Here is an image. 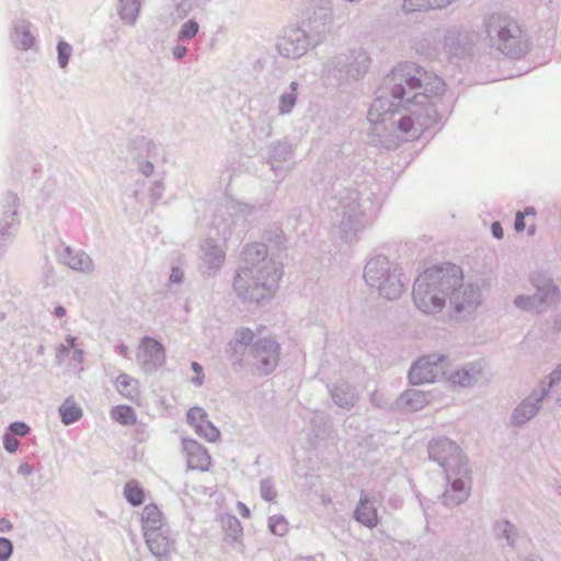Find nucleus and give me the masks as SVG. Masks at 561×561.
Wrapping results in <instances>:
<instances>
[{
    "mask_svg": "<svg viewBox=\"0 0 561 561\" xmlns=\"http://www.w3.org/2000/svg\"><path fill=\"white\" fill-rule=\"evenodd\" d=\"M241 266L233 279V290L243 302L260 304L270 298L282 277V268L268 257L264 242L249 243L241 253Z\"/></svg>",
    "mask_w": 561,
    "mask_h": 561,
    "instance_id": "obj_2",
    "label": "nucleus"
},
{
    "mask_svg": "<svg viewBox=\"0 0 561 561\" xmlns=\"http://www.w3.org/2000/svg\"><path fill=\"white\" fill-rule=\"evenodd\" d=\"M255 211V207L240 203L237 201H232L227 206V214L232 218V225H237L239 220H242L244 224L250 216Z\"/></svg>",
    "mask_w": 561,
    "mask_h": 561,
    "instance_id": "obj_31",
    "label": "nucleus"
},
{
    "mask_svg": "<svg viewBox=\"0 0 561 561\" xmlns=\"http://www.w3.org/2000/svg\"><path fill=\"white\" fill-rule=\"evenodd\" d=\"M298 100V82L293 81L289 91L280 94L278 103V112L280 115L290 114Z\"/></svg>",
    "mask_w": 561,
    "mask_h": 561,
    "instance_id": "obj_33",
    "label": "nucleus"
},
{
    "mask_svg": "<svg viewBox=\"0 0 561 561\" xmlns=\"http://www.w3.org/2000/svg\"><path fill=\"white\" fill-rule=\"evenodd\" d=\"M436 106L435 102L421 103L408 95L398 106V111L391 119L386 123L377 119L368 121L375 125L376 131H379V126H382L385 131H400L402 135L416 138L438 123L439 115Z\"/></svg>",
    "mask_w": 561,
    "mask_h": 561,
    "instance_id": "obj_4",
    "label": "nucleus"
},
{
    "mask_svg": "<svg viewBox=\"0 0 561 561\" xmlns=\"http://www.w3.org/2000/svg\"><path fill=\"white\" fill-rule=\"evenodd\" d=\"M530 283L536 288L534 295H518L514 299V305L524 311H534L541 313L548 308L554 306L560 293L552 279L542 273H534L530 275Z\"/></svg>",
    "mask_w": 561,
    "mask_h": 561,
    "instance_id": "obj_8",
    "label": "nucleus"
},
{
    "mask_svg": "<svg viewBox=\"0 0 561 561\" xmlns=\"http://www.w3.org/2000/svg\"><path fill=\"white\" fill-rule=\"evenodd\" d=\"M363 193L350 183L334 181L327 191L330 201L335 202V211L341 216L340 237L345 242L358 240V233L365 228V204L360 202Z\"/></svg>",
    "mask_w": 561,
    "mask_h": 561,
    "instance_id": "obj_5",
    "label": "nucleus"
},
{
    "mask_svg": "<svg viewBox=\"0 0 561 561\" xmlns=\"http://www.w3.org/2000/svg\"><path fill=\"white\" fill-rule=\"evenodd\" d=\"M370 58L362 47L333 57L328 65V73L339 85L362 79L368 71Z\"/></svg>",
    "mask_w": 561,
    "mask_h": 561,
    "instance_id": "obj_7",
    "label": "nucleus"
},
{
    "mask_svg": "<svg viewBox=\"0 0 561 561\" xmlns=\"http://www.w3.org/2000/svg\"><path fill=\"white\" fill-rule=\"evenodd\" d=\"M370 402L378 408L385 409V410H391L396 411L394 408V401L388 402L382 399L381 394H379L377 391L373 392L370 396Z\"/></svg>",
    "mask_w": 561,
    "mask_h": 561,
    "instance_id": "obj_51",
    "label": "nucleus"
},
{
    "mask_svg": "<svg viewBox=\"0 0 561 561\" xmlns=\"http://www.w3.org/2000/svg\"><path fill=\"white\" fill-rule=\"evenodd\" d=\"M2 442L4 449L10 454H13L19 449V440L16 439V437H13L10 433L3 434Z\"/></svg>",
    "mask_w": 561,
    "mask_h": 561,
    "instance_id": "obj_52",
    "label": "nucleus"
},
{
    "mask_svg": "<svg viewBox=\"0 0 561 561\" xmlns=\"http://www.w3.org/2000/svg\"><path fill=\"white\" fill-rule=\"evenodd\" d=\"M280 345L270 337H261L254 341L249 348V367L257 376H267L278 365Z\"/></svg>",
    "mask_w": 561,
    "mask_h": 561,
    "instance_id": "obj_10",
    "label": "nucleus"
},
{
    "mask_svg": "<svg viewBox=\"0 0 561 561\" xmlns=\"http://www.w3.org/2000/svg\"><path fill=\"white\" fill-rule=\"evenodd\" d=\"M20 203L19 196L8 191L1 201L2 216L0 219V239L5 240L18 230L20 220L18 219V206Z\"/></svg>",
    "mask_w": 561,
    "mask_h": 561,
    "instance_id": "obj_14",
    "label": "nucleus"
},
{
    "mask_svg": "<svg viewBox=\"0 0 561 561\" xmlns=\"http://www.w3.org/2000/svg\"><path fill=\"white\" fill-rule=\"evenodd\" d=\"M208 414L206 411L199 407L191 408L186 413V422L188 425L193 426L195 432L197 431V425L203 423L206 420Z\"/></svg>",
    "mask_w": 561,
    "mask_h": 561,
    "instance_id": "obj_45",
    "label": "nucleus"
},
{
    "mask_svg": "<svg viewBox=\"0 0 561 561\" xmlns=\"http://www.w3.org/2000/svg\"><path fill=\"white\" fill-rule=\"evenodd\" d=\"M262 239L276 249H279L285 242L284 232L279 227L266 229L263 232Z\"/></svg>",
    "mask_w": 561,
    "mask_h": 561,
    "instance_id": "obj_41",
    "label": "nucleus"
},
{
    "mask_svg": "<svg viewBox=\"0 0 561 561\" xmlns=\"http://www.w3.org/2000/svg\"><path fill=\"white\" fill-rule=\"evenodd\" d=\"M13 542L5 538L0 537V561H8L13 553Z\"/></svg>",
    "mask_w": 561,
    "mask_h": 561,
    "instance_id": "obj_49",
    "label": "nucleus"
},
{
    "mask_svg": "<svg viewBox=\"0 0 561 561\" xmlns=\"http://www.w3.org/2000/svg\"><path fill=\"white\" fill-rule=\"evenodd\" d=\"M293 154L291 145L287 141H277L270 148L268 163L273 170H276L274 162L287 161Z\"/></svg>",
    "mask_w": 561,
    "mask_h": 561,
    "instance_id": "obj_32",
    "label": "nucleus"
},
{
    "mask_svg": "<svg viewBox=\"0 0 561 561\" xmlns=\"http://www.w3.org/2000/svg\"><path fill=\"white\" fill-rule=\"evenodd\" d=\"M124 496L131 506H140L145 501V492L136 480H130L124 485Z\"/></svg>",
    "mask_w": 561,
    "mask_h": 561,
    "instance_id": "obj_36",
    "label": "nucleus"
},
{
    "mask_svg": "<svg viewBox=\"0 0 561 561\" xmlns=\"http://www.w3.org/2000/svg\"><path fill=\"white\" fill-rule=\"evenodd\" d=\"M142 365L146 371L156 370L162 366L165 360V351L163 345L150 336H145L142 340Z\"/></svg>",
    "mask_w": 561,
    "mask_h": 561,
    "instance_id": "obj_23",
    "label": "nucleus"
},
{
    "mask_svg": "<svg viewBox=\"0 0 561 561\" xmlns=\"http://www.w3.org/2000/svg\"><path fill=\"white\" fill-rule=\"evenodd\" d=\"M300 216H301V209L300 208H294L291 210V213L289 214V216L287 217L288 224H291L293 227H296Z\"/></svg>",
    "mask_w": 561,
    "mask_h": 561,
    "instance_id": "obj_63",
    "label": "nucleus"
},
{
    "mask_svg": "<svg viewBox=\"0 0 561 561\" xmlns=\"http://www.w3.org/2000/svg\"><path fill=\"white\" fill-rule=\"evenodd\" d=\"M444 355L431 354L420 357L411 366L408 378L412 385L432 383L444 374Z\"/></svg>",
    "mask_w": 561,
    "mask_h": 561,
    "instance_id": "obj_12",
    "label": "nucleus"
},
{
    "mask_svg": "<svg viewBox=\"0 0 561 561\" xmlns=\"http://www.w3.org/2000/svg\"><path fill=\"white\" fill-rule=\"evenodd\" d=\"M493 529L497 539H505L507 546L514 548L518 531L516 526L508 519H499L494 522Z\"/></svg>",
    "mask_w": 561,
    "mask_h": 561,
    "instance_id": "obj_28",
    "label": "nucleus"
},
{
    "mask_svg": "<svg viewBox=\"0 0 561 561\" xmlns=\"http://www.w3.org/2000/svg\"><path fill=\"white\" fill-rule=\"evenodd\" d=\"M150 552L158 558L167 557L174 549V539L167 526L144 533Z\"/></svg>",
    "mask_w": 561,
    "mask_h": 561,
    "instance_id": "obj_18",
    "label": "nucleus"
},
{
    "mask_svg": "<svg viewBox=\"0 0 561 561\" xmlns=\"http://www.w3.org/2000/svg\"><path fill=\"white\" fill-rule=\"evenodd\" d=\"M561 380V363L549 375L548 390Z\"/></svg>",
    "mask_w": 561,
    "mask_h": 561,
    "instance_id": "obj_56",
    "label": "nucleus"
},
{
    "mask_svg": "<svg viewBox=\"0 0 561 561\" xmlns=\"http://www.w3.org/2000/svg\"><path fill=\"white\" fill-rule=\"evenodd\" d=\"M548 396V389L542 388L540 392L534 391L524 399L513 411L511 423L514 426H523L537 415L543 399Z\"/></svg>",
    "mask_w": 561,
    "mask_h": 561,
    "instance_id": "obj_16",
    "label": "nucleus"
},
{
    "mask_svg": "<svg viewBox=\"0 0 561 561\" xmlns=\"http://www.w3.org/2000/svg\"><path fill=\"white\" fill-rule=\"evenodd\" d=\"M481 369L471 364L451 374L450 380L461 387H471L478 381Z\"/></svg>",
    "mask_w": 561,
    "mask_h": 561,
    "instance_id": "obj_29",
    "label": "nucleus"
},
{
    "mask_svg": "<svg viewBox=\"0 0 561 561\" xmlns=\"http://www.w3.org/2000/svg\"><path fill=\"white\" fill-rule=\"evenodd\" d=\"M444 48L448 55L463 58L469 54V37H444Z\"/></svg>",
    "mask_w": 561,
    "mask_h": 561,
    "instance_id": "obj_30",
    "label": "nucleus"
},
{
    "mask_svg": "<svg viewBox=\"0 0 561 561\" xmlns=\"http://www.w3.org/2000/svg\"><path fill=\"white\" fill-rule=\"evenodd\" d=\"M59 415L65 425H70L81 419L82 409L71 399H66L59 407Z\"/></svg>",
    "mask_w": 561,
    "mask_h": 561,
    "instance_id": "obj_34",
    "label": "nucleus"
},
{
    "mask_svg": "<svg viewBox=\"0 0 561 561\" xmlns=\"http://www.w3.org/2000/svg\"><path fill=\"white\" fill-rule=\"evenodd\" d=\"M111 416L122 425H131L137 421L135 410L129 405L114 407L111 411Z\"/></svg>",
    "mask_w": 561,
    "mask_h": 561,
    "instance_id": "obj_39",
    "label": "nucleus"
},
{
    "mask_svg": "<svg viewBox=\"0 0 561 561\" xmlns=\"http://www.w3.org/2000/svg\"><path fill=\"white\" fill-rule=\"evenodd\" d=\"M445 92L442 78L411 61L399 62L377 89L367 118L386 123L398 111L404 98L411 95L421 103L435 102Z\"/></svg>",
    "mask_w": 561,
    "mask_h": 561,
    "instance_id": "obj_1",
    "label": "nucleus"
},
{
    "mask_svg": "<svg viewBox=\"0 0 561 561\" xmlns=\"http://www.w3.org/2000/svg\"><path fill=\"white\" fill-rule=\"evenodd\" d=\"M447 299L457 316L471 314L481 304V287L474 283L463 285L461 280L448 290Z\"/></svg>",
    "mask_w": 561,
    "mask_h": 561,
    "instance_id": "obj_11",
    "label": "nucleus"
},
{
    "mask_svg": "<svg viewBox=\"0 0 561 561\" xmlns=\"http://www.w3.org/2000/svg\"><path fill=\"white\" fill-rule=\"evenodd\" d=\"M525 228H526L525 214H523L522 211H518L515 217L514 229L517 232H523L525 230Z\"/></svg>",
    "mask_w": 561,
    "mask_h": 561,
    "instance_id": "obj_58",
    "label": "nucleus"
},
{
    "mask_svg": "<svg viewBox=\"0 0 561 561\" xmlns=\"http://www.w3.org/2000/svg\"><path fill=\"white\" fill-rule=\"evenodd\" d=\"M134 144L137 145L140 148L146 149L147 152H149L151 149H154V142L152 140H149L145 137L136 138L134 140Z\"/></svg>",
    "mask_w": 561,
    "mask_h": 561,
    "instance_id": "obj_57",
    "label": "nucleus"
},
{
    "mask_svg": "<svg viewBox=\"0 0 561 561\" xmlns=\"http://www.w3.org/2000/svg\"><path fill=\"white\" fill-rule=\"evenodd\" d=\"M453 0H404L407 11L438 9L449 4Z\"/></svg>",
    "mask_w": 561,
    "mask_h": 561,
    "instance_id": "obj_38",
    "label": "nucleus"
},
{
    "mask_svg": "<svg viewBox=\"0 0 561 561\" xmlns=\"http://www.w3.org/2000/svg\"><path fill=\"white\" fill-rule=\"evenodd\" d=\"M141 523L144 533H148V530H154L165 526L162 522V513L154 504L145 506L141 514Z\"/></svg>",
    "mask_w": 561,
    "mask_h": 561,
    "instance_id": "obj_27",
    "label": "nucleus"
},
{
    "mask_svg": "<svg viewBox=\"0 0 561 561\" xmlns=\"http://www.w3.org/2000/svg\"><path fill=\"white\" fill-rule=\"evenodd\" d=\"M493 49L492 54L503 55L512 59L524 57L529 50L527 37H485Z\"/></svg>",
    "mask_w": 561,
    "mask_h": 561,
    "instance_id": "obj_15",
    "label": "nucleus"
},
{
    "mask_svg": "<svg viewBox=\"0 0 561 561\" xmlns=\"http://www.w3.org/2000/svg\"><path fill=\"white\" fill-rule=\"evenodd\" d=\"M164 186L161 181H156L150 187V199L152 204L158 203L163 195Z\"/></svg>",
    "mask_w": 561,
    "mask_h": 561,
    "instance_id": "obj_53",
    "label": "nucleus"
},
{
    "mask_svg": "<svg viewBox=\"0 0 561 561\" xmlns=\"http://www.w3.org/2000/svg\"><path fill=\"white\" fill-rule=\"evenodd\" d=\"M31 427L23 421H14L9 424L5 433H10L13 437H25L30 434Z\"/></svg>",
    "mask_w": 561,
    "mask_h": 561,
    "instance_id": "obj_47",
    "label": "nucleus"
},
{
    "mask_svg": "<svg viewBox=\"0 0 561 561\" xmlns=\"http://www.w3.org/2000/svg\"><path fill=\"white\" fill-rule=\"evenodd\" d=\"M140 11L139 0H119L118 13L126 24H133Z\"/></svg>",
    "mask_w": 561,
    "mask_h": 561,
    "instance_id": "obj_35",
    "label": "nucleus"
},
{
    "mask_svg": "<svg viewBox=\"0 0 561 561\" xmlns=\"http://www.w3.org/2000/svg\"><path fill=\"white\" fill-rule=\"evenodd\" d=\"M254 333L249 328H240L234 333V339L230 342L236 343L243 347H250L254 342Z\"/></svg>",
    "mask_w": 561,
    "mask_h": 561,
    "instance_id": "obj_44",
    "label": "nucleus"
},
{
    "mask_svg": "<svg viewBox=\"0 0 561 561\" xmlns=\"http://www.w3.org/2000/svg\"><path fill=\"white\" fill-rule=\"evenodd\" d=\"M260 493H261L262 499H264L267 502H272L276 497L277 493L274 489V483H273L272 479L267 478V479L261 480Z\"/></svg>",
    "mask_w": 561,
    "mask_h": 561,
    "instance_id": "obj_48",
    "label": "nucleus"
},
{
    "mask_svg": "<svg viewBox=\"0 0 561 561\" xmlns=\"http://www.w3.org/2000/svg\"><path fill=\"white\" fill-rule=\"evenodd\" d=\"M448 488L443 494V502L446 506H457L467 501L470 495V469L467 465V471L461 473H453L449 479L446 476Z\"/></svg>",
    "mask_w": 561,
    "mask_h": 561,
    "instance_id": "obj_13",
    "label": "nucleus"
},
{
    "mask_svg": "<svg viewBox=\"0 0 561 561\" xmlns=\"http://www.w3.org/2000/svg\"><path fill=\"white\" fill-rule=\"evenodd\" d=\"M427 449L430 459L437 462L449 479L455 472L467 471L468 459L454 440L447 437L433 438Z\"/></svg>",
    "mask_w": 561,
    "mask_h": 561,
    "instance_id": "obj_9",
    "label": "nucleus"
},
{
    "mask_svg": "<svg viewBox=\"0 0 561 561\" xmlns=\"http://www.w3.org/2000/svg\"><path fill=\"white\" fill-rule=\"evenodd\" d=\"M329 393L334 404L345 410H351L359 400L355 386L346 381L336 382L329 387Z\"/></svg>",
    "mask_w": 561,
    "mask_h": 561,
    "instance_id": "obj_24",
    "label": "nucleus"
},
{
    "mask_svg": "<svg viewBox=\"0 0 561 561\" xmlns=\"http://www.w3.org/2000/svg\"><path fill=\"white\" fill-rule=\"evenodd\" d=\"M138 170L144 175L149 176L153 172V164L150 161H148V160L141 161L138 164Z\"/></svg>",
    "mask_w": 561,
    "mask_h": 561,
    "instance_id": "obj_59",
    "label": "nucleus"
},
{
    "mask_svg": "<svg viewBox=\"0 0 561 561\" xmlns=\"http://www.w3.org/2000/svg\"><path fill=\"white\" fill-rule=\"evenodd\" d=\"M183 280H184L183 270L179 266H172L171 273L169 276V283L180 285L183 283Z\"/></svg>",
    "mask_w": 561,
    "mask_h": 561,
    "instance_id": "obj_54",
    "label": "nucleus"
},
{
    "mask_svg": "<svg viewBox=\"0 0 561 561\" xmlns=\"http://www.w3.org/2000/svg\"><path fill=\"white\" fill-rule=\"evenodd\" d=\"M201 252L199 270L205 275L214 276L225 262V252L213 240H206Z\"/></svg>",
    "mask_w": 561,
    "mask_h": 561,
    "instance_id": "obj_17",
    "label": "nucleus"
},
{
    "mask_svg": "<svg viewBox=\"0 0 561 561\" xmlns=\"http://www.w3.org/2000/svg\"><path fill=\"white\" fill-rule=\"evenodd\" d=\"M56 49L58 66L60 69H66L72 55V46L65 41H59Z\"/></svg>",
    "mask_w": 561,
    "mask_h": 561,
    "instance_id": "obj_42",
    "label": "nucleus"
},
{
    "mask_svg": "<svg viewBox=\"0 0 561 561\" xmlns=\"http://www.w3.org/2000/svg\"><path fill=\"white\" fill-rule=\"evenodd\" d=\"M268 529L273 535L284 536L288 531V523L283 515H273L268 518Z\"/></svg>",
    "mask_w": 561,
    "mask_h": 561,
    "instance_id": "obj_43",
    "label": "nucleus"
},
{
    "mask_svg": "<svg viewBox=\"0 0 561 561\" xmlns=\"http://www.w3.org/2000/svg\"><path fill=\"white\" fill-rule=\"evenodd\" d=\"M196 434L209 443H215L220 436L219 430L208 420V417L197 425Z\"/></svg>",
    "mask_w": 561,
    "mask_h": 561,
    "instance_id": "obj_40",
    "label": "nucleus"
},
{
    "mask_svg": "<svg viewBox=\"0 0 561 561\" xmlns=\"http://www.w3.org/2000/svg\"><path fill=\"white\" fill-rule=\"evenodd\" d=\"M187 53V47L184 46V45H176L173 49H172V55L173 57L176 59V60H181L182 58L185 57Z\"/></svg>",
    "mask_w": 561,
    "mask_h": 561,
    "instance_id": "obj_62",
    "label": "nucleus"
},
{
    "mask_svg": "<svg viewBox=\"0 0 561 561\" xmlns=\"http://www.w3.org/2000/svg\"><path fill=\"white\" fill-rule=\"evenodd\" d=\"M222 528L226 540L231 539L232 542L238 541L243 534L240 520L233 515H227L222 518Z\"/></svg>",
    "mask_w": 561,
    "mask_h": 561,
    "instance_id": "obj_37",
    "label": "nucleus"
},
{
    "mask_svg": "<svg viewBox=\"0 0 561 561\" xmlns=\"http://www.w3.org/2000/svg\"><path fill=\"white\" fill-rule=\"evenodd\" d=\"M134 380L126 374H121L115 381L116 389L124 396L131 397L134 388L131 382Z\"/></svg>",
    "mask_w": 561,
    "mask_h": 561,
    "instance_id": "obj_46",
    "label": "nucleus"
},
{
    "mask_svg": "<svg viewBox=\"0 0 561 561\" xmlns=\"http://www.w3.org/2000/svg\"><path fill=\"white\" fill-rule=\"evenodd\" d=\"M33 467L27 463V462H23L21 463L19 467H18V473L21 474V476H30L33 473Z\"/></svg>",
    "mask_w": 561,
    "mask_h": 561,
    "instance_id": "obj_64",
    "label": "nucleus"
},
{
    "mask_svg": "<svg viewBox=\"0 0 561 561\" xmlns=\"http://www.w3.org/2000/svg\"><path fill=\"white\" fill-rule=\"evenodd\" d=\"M463 280L462 268L453 263L436 265L421 273L413 285V302L424 313L439 312L447 293Z\"/></svg>",
    "mask_w": 561,
    "mask_h": 561,
    "instance_id": "obj_3",
    "label": "nucleus"
},
{
    "mask_svg": "<svg viewBox=\"0 0 561 561\" xmlns=\"http://www.w3.org/2000/svg\"><path fill=\"white\" fill-rule=\"evenodd\" d=\"M491 232H492V236L497 240H501L503 238L504 231H503V228H502V225L500 221L492 222Z\"/></svg>",
    "mask_w": 561,
    "mask_h": 561,
    "instance_id": "obj_60",
    "label": "nucleus"
},
{
    "mask_svg": "<svg viewBox=\"0 0 561 561\" xmlns=\"http://www.w3.org/2000/svg\"><path fill=\"white\" fill-rule=\"evenodd\" d=\"M183 449L187 455V466L193 470L207 471L211 458L207 449L197 440L192 438H184L182 440Z\"/></svg>",
    "mask_w": 561,
    "mask_h": 561,
    "instance_id": "obj_21",
    "label": "nucleus"
},
{
    "mask_svg": "<svg viewBox=\"0 0 561 561\" xmlns=\"http://www.w3.org/2000/svg\"><path fill=\"white\" fill-rule=\"evenodd\" d=\"M431 398L432 396L430 392L409 389L402 392L394 400V408L396 411L416 412L427 405L431 401Z\"/></svg>",
    "mask_w": 561,
    "mask_h": 561,
    "instance_id": "obj_22",
    "label": "nucleus"
},
{
    "mask_svg": "<svg viewBox=\"0 0 561 561\" xmlns=\"http://www.w3.org/2000/svg\"><path fill=\"white\" fill-rule=\"evenodd\" d=\"M424 42H426V38H423L421 41V55L428 59L435 58L437 55L436 49L435 48H425Z\"/></svg>",
    "mask_w": 561,
    "mask_h": 561,
    "instance_id": "obj_61",
    "label": "nucleus"
},
{
    "mask_svg": "<svg viewBox=\"0 0 561 561\" xmlns=\"http://www.w3.org/2000/svg\"><path fill=\"white\" fill-rule=\"evenodd\" d=\"M249 348L250 347L245 348L232 342L228 343L226 353L228 354L234 370L239 371L249 367Z\"/></svg>",
    "mask_w": 561,
    "mask_h": 561,
    "instance_id": "obj_26",
    "label": "nucleus"
},
{
    "mask_svg": "<svg viewBox=\"0 0 561 561\" xmlns=\"http://www.w3.org/2000/svg\"><path fill=\"white\" fill-rule=\"evenodd\" d=\"M198 30V24L195 21H188L183 25L181 35H196Z\"/></svg>",
    "mask_w": 561,
    "mask_h": 561,
    "instance_id": "obj_55",
    "label": "nucleus"
},
{
    "mask_svg": "<svg viewBox=\"0 0 561 561\" xmlns=\"http://www.w3.org/2000/svg\"><path fill=\"white\" fill-rule=\"evenodd\" d=\"M353 517L357 523L369 529L377 527L379 524L377 507L365 494L360 495V499L354 510Z\"/></svg>",
    "mask_w": 561,
    "mask_h": 561,
    "instance_id": "obj_25",
    "label": "nucleus"
},
{
    "mask_svg": "<svg viewBox=\"0 0 561 561\" xmlns=\"http://www.w3.org/2000/svg\"><path fill=\"white\" fill-rule=\"evenodd\" d=\"M59 260L71 270L91 273L93 271L92 259L82 250L73 251L71 247L61 243L57 249Z\"/></svg>",
    "mask_w": 561,
    "mask_h": 561,
    "instance_id": "obj_20",
    "label": "nucleus"
},
{
    "mask_svg": "<svg viewBox=\"0 0 561 561\" xmlns=\"http://www.w3.org/2000/svg\"><path fill=\"white\" fill-rule=\"evenodd\" d=\"M36 37H14L13 45L18 50H31L36 46Z\"/></svg>",
    "mask_w": 561,
    "mask_h": 561,
    "instance_id": "obj_50",
    "label": "nucleus"
},
{
    "mask_svg": "<svg viewBox=\"0 0 561 561\" xmlns=\"http://www.w3.org/2000/svg\"><path fill=\"white\" fill-rule=\"evenodd\" d=\"M316 37H278L276 44L279 55L285 58L297 59L304 56L310 46L316 47L319 41Z\"/></svg>",
    "mask_w": 561,
    "mask_h": 561,
    "instance_id": "obj_19",
    "label": "nucleus"
},
{
    "mask_svg": "<svg viewBox=\"0 0 561 561\" xmlns=\"http://www.w3.org/2000/svg\"><path fill=\"white\" fill-rule=\"evenodd\" d=\"M401 276L400 267L382 254L370 257L364 268L366 284L388 300H394L401 296L404 287Z\"/></svg>",
    "mask_w": 561,
    "mask_h": 561,
    "instance_id": "obj_6",
    "label": "nucleus"
}]
</instances>
